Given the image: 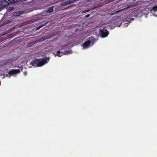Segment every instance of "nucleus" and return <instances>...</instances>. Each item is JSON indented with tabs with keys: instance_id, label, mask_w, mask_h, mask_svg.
<instances>
[{
	"instance_id": "nucleus-1",
	"label": "nucleus",
	"mask_w": 157,
	"mask_h": 157,
	"mask_svg": "<svg viewBox=\"0 0 157 157\" xmlns=\"http://www.w3.org/2000/svg\"><path fill=\"white\" fill-rule=\"evenodd\" d=\"M49 58L43 59H36L34 60L31 61L30 64L32 66H36L37 67H40L43 66L46 63L48 62Z\"/></svg>"
},
{
	"instance_id": "nucleus-2",
	"label": "nucleus",
	"mask_w": 157,
	"mask_h": 157,
	"mask_svg": "<svg viewBox=\"0 0 157 157\" xmlns=\"http://www.w3.org/2000/svg\"><path fill=\"white\" fill-rule=\"evenodd\" d=\"M100 33L102 37H106L109 34V32L105 29H103L100 30Z\"/></svg>"
},
{
	"instance_id": "nucleus-3",
	"label": "nucleus",
	"mask_w": 157,
	"mask_h": 157,
	"mask_svg": "<svg viewBox=\"0 0 157 157\" xmlns=\"http://www.w3.org/2000/svg\"><path fill=\"white\" fill-rule=\"evenodd\" d=\"M71 51L70 50H68L67 51H64L63 52H60V51H58L57 52V53L58 56L60 57L62 56L63 54L64 55H67L69 53H70Z\"/></svg>"
},
{
	"instance_id": "nucleus-4",
	"label": "nucleus",
	"mask_w": 157,
	"mask_h": 157,
	"mask_svg": "<svg viewBox=\"0 0 157 157\" xmlns=\"http://www.w3.org/2000/svg\"><path fill=\"white\" fill-rule=\"evenodd\" d=\"M19 69H12L9 72L8 74L9 75H11L13 74H16L20 72Z\"/></svg>"
},
{
	"instance_id": "nucleus-5",
	"label": "nucleus",
	"mask_w": 157,
	"mask_h": 157,
	"mask_svg": "<svg viewBox=\"0 0 157 157\" xmlns=\"http://www.w3.org/2000/svg\"><path fill=\"white\" fill-rule=\"evenodd\" d=\"M10 4V3L7 1L5 0H2L0 2V5L2 6V7L3 9L4 7L7 6Z\"/></svg>"
},
{
	"instance_id": "nucleus-6",
	"label": "nucleus",
	"mask_w": 157,
	"mask_h": 157,
	"mask_svg": "<svg viewBox=\"0 0 157 157\" xmlns=\"http://www.w3.org/2000/svg\"><path fill=\"white\" fill-rule=\"evenodd\" d=\"M90 43L91 41L90 40H88L85 42L83 44V48H87L90 45Z\"/></svg>"
},
{
	"instance_id": "nucleus-7",
	"label": "nucleus",
	"mask_w": 157,
	"mask_h": 157,
	"mask_svg": "<svg viewBox=\"0 0 157 157\" xmlns=\"http://www.w3.org/2000/svg\"><path fill=\"white\" fill-rule=\"evenodd\" d=\"M53 7L54 6H52V7L49 8L48 10L47 11V12L49 13L52 12L53 11Z\"/></svg>"
},
{
	"instance_id": "nucleus-8",
	"label": "nucleus",
	"mask_w": 157,
	"mask_h": 157,
	"mask_svg": "<svg viewBox=\"0 0 157 157\" xmlns=\"http://www.w3.org/2000/svg\"><path fill=\"white\" fill-rule=\"evenodd\" d=\"M127 8H124V9H121V10H118V11H117L116 12H115V13H112L110 14V15H114L115 14H116V13H119V12L121 11H123L124 10H126L127 9Z\"/></svg>"
},
{
	"instance_id": "nucleus-9",
	"label": "nucleus",
	"mask_w": 157,
	"mask_h": 157,
	"mask_svg": "<svg viewBox=\"0 0 157 157\" xmlns=\"http://www.w3.org/2000/svg\"><path fill=\"white\" fill-rule=\"evenodd\" d=\"M10 3H14L18 1V0H8Z\"/></svg>"
},
{
	"instance_id": "nucleus-10",
	"label": "nucleus",
	"mask_w": 157,
	"mask_h": 157,
	"mask_svg": "<svg viewBox=\"0 0 157 157\" xmlns=\"http://www.w3.org/2000/svg\"><path fill=\"white\" fill-rule=\"evenodd\" d=\"M14 9V8L13 7H9L7 8V10L8 11H10L13 10Z\"/></svg>"
},
{
	"instance_id": "nucleus-11",
	"label": "nucleus",
	"mask_w": 157,
	"mask_h": 157,
	"mask_svg": "<svg viewBox=\"0 0 157 157\" xmlns=\"http://www.w3.org/2000/svg\"><path fill=\"white\" fill-rule=\"evenodd\" d=\"M152 10H153L155 12L157 11V6H154Z\"/></svg>"
},
{
	"instance_id": "nucleus-12",
	"label": "nucleus",
	"mask_w": 157,
	"mask_h": 157,
	"mask_svg": "<svg viewBox=\"0 0 157 157\" xmlns=\"http://www.w3.org/2000/svg\"><path fill=\"white\" fill-rule=\"evenodd\" d=\"M46 23H45L43 25H41L40 26H39V27H38L37 28V29H40L41 27H43V26H44V25H45L46 24Z\"/></svg>"
},
{
	"instance_id": "nucleus-13",
	"label": "nucleus",
	"mask_w": 157,
	"mask_h": 157,
	"mask_svg": "<svg viewBox=\"0 0 157 157\" xmlns=\"http://www.w3.org/2000/svg\"><path fill=\"white\" fill-rule=\"evenodd\" d=\"M64 3H66V4H63V5H68L70 3V2H67L66 3L65 2H64Z\"/></svg>"
},
{
	"instance_id": "nucleus-14",
	"label": "nucleus",
	"mask_w": 157,
	"mask_h": 157,
	"mask_svg": "<svg viewBox=\"0 0 157 157\" xmlns=\"http://www.w3.org/2000/svg\"><path fill=\"white\" fill-rule=\"evenodd\" d=\"M90 14H87V15H86L85 16L86 17H90Z\"/></svg>"
},
{
	"instance_id": "nucleus-15",
	"label": "nucleus",
	"mask_w": 157,
	"mask_h": 157,
	"mask_svg": "<svg viewBox=\"0 0 157 157\" xmlns=\"http://www.w3.org/2000/svg\"><path fill=\"white\" fill-rule=\"evenodd\" d=\"M90 11V10H87L84 11V12H89Z\"/></svg>"
},
{
	"instance_id": "nucleus-16",
	"label": "nucleus",
	"mask_w": 157,
	"mask_h": 157,
	"mask_svg": "<svg viewBox=\"0 0 157 157\" xmlns=\"http://www.w3.org/2000/svg\"><path fill=\"white\" fill-rule=\"evenodd\" d=\"M63 47H66L67 46V45L66 44H64L62 46Z\"/></svg>"
},
{
	"instance_id": "nucleus-17",
	"label": "nucleus",
	"mask_w": 157,
	"mask_h": 157,
	"mask_svg": "<svg viewBox=\"0 0 157 157\" xmlns=\"http://www.w3.org/2000/svg\"><path fill=\"white\" fill-rule=\"evenodd\" d=\"M24 73L25 74V75L26 74V73L24 72Z\"/></svg>"
}]
</instances>
